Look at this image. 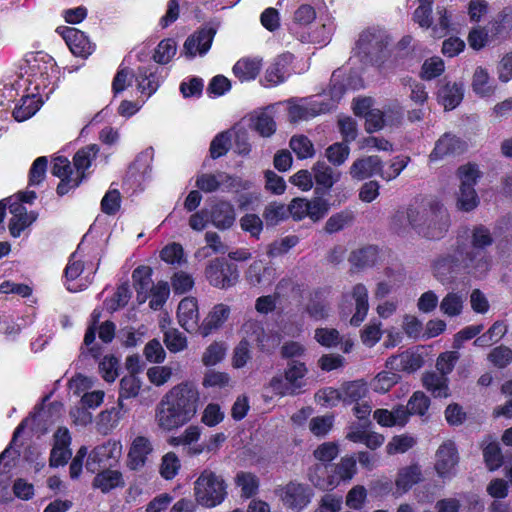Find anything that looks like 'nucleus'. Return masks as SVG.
I'll use <instances>...</instances> for the list:
<instances>
[{
  "mask_svg": "<svg viewBox=\"0 0 512 512\" xmlns=\"http://www.w3.org/2000/svg\"><path fill=\"white\" fill-rule=\"evenodd\" d=\"M329 110V105L324 102L313 101L305 105H292L289 107L291 121L307 120Z\"/></svg>",
  "mask_w": 512,
  "mask_h": 512,
  "instance_id": "nucleus-30",
  "label": "nucleus"
},
{
  "mask_svg": "<svg viewBox=\"0 0 512 512\" xmlns=\"http://www.w3.org/2000/svg\"><path fill=\"white\" fill-rule=\"evenodd\" d=\"M400 379L399 374L390 371L378 373L372 381V388L379 393L389 391Z\"/></svg>",
  "mask_w": 512,
  "mask_h": 512,
  "instance_id": "nucleus-51",
  "label": "nucleus"
},
{
  "mask_svg": "<svg viewBox=\"0 0 512 512\" xmlns=\"http://www.w3.org/2000/svg\"><path fill=\"white\" fill-rule=\"evenodd\" d=\"M164 343L170 352L177 353L187 347V338L179 330L170 328L164 333Z\"/></svg>",
  "mask_w": 512,
  "mask_h": 512,
  "instance_id": "nucleus-50",
  "label": "nucleus"
},
{
  "mask_svg": "<svg viewBox=\"0 0 512 512\" xmlns=\"http://www.w3.org/2000/svg\"><path fill=\"white\" fill-rule=\"evenodd\" d=\"M459 238L465 243V255L469 258L474 255L483 257L488 272L492 261L485 249L491 246L494 241L490 230L483 225L474 226L472 229L465 228L463 234L458 235L457 240Z\"/></svg>",
  "mask_w": 512,
  "mask_h": 512,
  "instance_id": "nucleus-7",
  "label": "nucleus"
},
{
  "mask_svg": "<svg viewBox=\"0 0 512 512\" xmlns=\"http://www.w3.org/2000/svg\"><path fill=\"white\" fill-rule=\"evenodd\" d=\"M419 205H409L398 209L391 218V229L400 236H405L410 229L416 231Z\"/></svg>",
  "mask_w": 512,
  "mask_h": 512,
  "instance_id": "nucleus-15",
  "label": "nucleus"
},
{
  "mask_svg": "<svg viewBox=\"0 0 512 512\" xmlns=\"http://www.w3.org/2000/svg\"><path fill=\"white\" fill-rule=\"evenodd\" d=\"M288 217V206L272 202L265 207L263 212V218L267 225H277L279 222L285 220Z\"/></svg>",
  "mask_w": 512,
  "mask_h": 512,
  "instance_id": "nucleus-47",
  "label": "nucleus"
},
{
  "mask_svg": "<svg viewBox=\"0 0 512 512\" xmlns=\"http://www.w3.org/2000/svg\"><path fill=\"white\" fill-rule=\"evenodd\" d=\"M294 59L291 53L278 56L267 68L264 79L269 86L283 83L290 75V65Z\"/></svg>",
  "mask_w": 512,
  "mask_h": 512,
  "instance_id": "nucleus-19",
  "label": "nucleus"
},
{
  "mask_svg": "<svg viewBox=\"0 0 512 512\" xmlns=\"http://www.w3.org/2000/svg\"><path fill=\"white\" fill-rule=\"evenodd\" d=\"M10 212L13 214L9 222V231L15 238L19 237L25 228L30 226L35 220L36 215L28 213L26 208L19 202L11 198L6 199Z\"/></svg>",
  "mask_w": 512,
  "mask_h": 512,
  "instance_id": "nucleus-17",
  "label": "nucleus"
},
{
  "mask_svg": "<svg viewBox=\"0 0 512 512\" xmlns=\"http://www.w3.org/2000/svg\"><path fill=\"white\" fill-rule=\"evenodd\" d=\"M379 258L378 248L369 245L351 253L349 257L350 263L359 269H364L374 266Z\"/></svg>",
  "mask_w": 512,
  "mask_h": 512,
  "instance_id": "nucleus-32",
  "label": "nucleus"
},
{
  "mask_svg": "<svg viewBox=\"0 0 512 512\" xmlns=\"http://www.w3.org/2000/svg\"><path fill=\"white\" fill-rule=\"evenodd\" d=\"M231 146V134L223 131L217 134L210 144V155L213 159L224 156Z\"/></svg>",
  "mask_w": 512,
  "mask_h": 512,
  "instance_id": "nucleus-53",
  "label": "nucleus"
},
{
  "mask_svg": "<svg viewBox=\"0 0 512 512\" xmlns=\"http://www.w3.org/2000/svg\"><path fill=\"white\" fill-rule=\"evenodd\" d=\"M99 147L96 144L88 145L80 149L73 158V163L78 172H84L88 169L92 161L96 158Z\"/></svg>",
  "mask_w": 512,
  "mask_h": 512,
  "instance_id": "nucleus-44",
  "label": "nucleus"
},
{
  "mask_svg": "<svg viewBox=\"0 0 512 512\" xmlns=\"http://www.w3.org/2000/svg\"><path fill=\"white\" fill-rule=\"evenodd\" d=\"M227 496V484L221 475L204 469L194 482L195 501L206 508L220 505Z\"/></svg>",
  "mask_w": 512,
  "mask_h": 512,
  "instance_id": "nucleus-5",
  "label": "nucleus"
},
{
  "mask_svg": "<svg viewBox=\"0 0 512 512\" xmlns=\"http://www.w3.org/2000/svg\"><path fill=\"white\" fill-rule=\"evenodd\" d=\"M391 365H395L397 369L407 372H413L419 369L422 365V360L419 356L411 353H403L397 357L391 358Z\"/></svg>",
  "mask_w": 512,
  "mask_h": 512,
  "instance_id": "nucleus-56",
  "label": "nucleus"
},
{
  "mask_svg": "<svg viewBox=\"0 0 512 512\" xmlns=\"http://www.w3.org/2000/svg\"><path fill=\"white\" fill-rule=\"evenodd\" d=\"M149 294L151 295L149 306L153 310L161 309L169 296L168 283L164 281L158 282Z\"/></svg>",
  "mask_w": 512,
  "mask_h": 512,
  "instance_id": "nucleus-61",
  "label": "nucleus"
},
{
  "mask_svg": "<svg viewBox=\"0 0 512 512\" xmlns=\"http://www.w3.org/2000/svg\"><path fill=\"white\" fill-rule=\"evenodd\" d=\"M315 340L324 347H335L340 342V334L334 328H317L314 335Z\"/></svg>",
  "mask_w": 512,
  "mask_h": 512,
  "instance_id": "nucleus-62",
  "label": "nucleus"
},
{
  "mask_svg": "<svg viewBox=\"0 0 512 512\" xmlns=\"http://www.w3.org/2000/svg\"><path fill=\"white\" fill-rule=\"evenodd\" d=\"M463 97V84L457 82H447L437 92V100L445 110L455 109L461 103Z\"/></svg>",
  "mask_w": 512,
  "mask_h": 512,
  "instance_id": "nucleus-25",
  "label": "nucleus"
},
{
  "mask_svg": "<svg viewBox=\"0 0 512 512\" xmlns=\"http://www.w3.org/2000/svg\"><path fill=\"white\" fill-rule=\"evenodd\" d=\"M383 163L376 155L357 159L350 167V175L353 179L363 180L373 175L382 173Z\"/></svg>",
  "mask_w": 512,
  "mask_h": 512,
  "instance_id": "nucleus-21",
  "label": "nucleus"
},
{
  "mask_svg": "<svg viewBox=\"0 0 512 512\" xmlns=\"http://www.w3.org/2000/svg\"><path fill=\"white\" fill-rule=\"evenodd\" d=\"M429 406L430 399L422 391L414 392L407 403L410 415L424 416Z\"/></svg>",
  "mask_w": 512,
  "mask_h": 512,
  "instance_id": "nucleus-58",
  "label": "nucleus"
},
{
  "mask_svg": "<svg viewBox=\"0 0 512 512\" xmlns=\"http://www.w3.org/2000/svg\"><path fill=\"white\" fill-rule=\"evenodd\" d=\"M278 495L287 508L300 511L311 502L313 491L307 485L289 482L278 490Z\"/></svg>",
  "mask_w": 512,
  "mask_h": 512,
  "instance_id": "nucleus-11",
  "label": "nucleus"
},
{
  "mask_svg": "<svg viewBox=\"0 0 512 512\" xmlns=\"http://www.w3.org/2000/svg\"><path fill=\"white\" fill-rule=\"evenodd\" d=\"M463 150V142L456 136L446 133L436 142L435 147L430 154V159H442L448 155L459 154Z\"/></svg>",
  "mask_w": 512,
  "mask_h": 512,
  "instance_id": "nucleus-28",
  "label": "nucleus"
},
{
  "mask_svg": "<svg viewBox=\"0 0 512 512\" xmlns=\"http://www.w3.org/2000/svg\"><path fill=\"white\" fill-rule=\"evenodd\" d=\"M289 146L299 159L311 158L315 154L312 142L304 135L293 136Z\"/></svg>",
  "mask_w": 512,
  "mask_h": 512,
  "instance_id": "nucleus-46",
  "label": "nucleus"
},
{
  "mask_svg": "<svg viewBox=\"0 0 512 512\" xmlns=\"http://www.w3.org/2000/svg\"><path fill=\"white\" fill-rule=\"evenodd\" d=\"M512 31V8H505L491 24V38L495 40L505 39Z\"/></svg>",
  "mask_w": 512,
  "mask_h": 512,
  "instance_id": "nucleus-37",
  "label": "nucleus"
},
{
  "mask_svg": "<svg viewBox=\"0 0 512 512\" xmlns=\"http://www.w3.org/2000/svg\"><path fill=\"white\" fill-rule=\"evenodd\" d=\"M60 33L75 56L87 57L93 52L94 46L84 32L76 28L64 27Z\"/></svg>",
  "mask_w": 512,
  "mask_h": 512,
  "instance_id": "nucleus-18",
  "label": "nucleus"
},
{
  "mask_svg": "<svg viewBox=\"0 0 512 512\" xmlns=\"http://www.w3.org/2000/svg\"><path fill=\"white\" fill-rule=\"evenodd\" d=\"M349 154L350 148L344 143H334L325 151L326 158L335 166L342 165L348 159Z\"/></svg>",
  "mask_w": 512,
  "mask_h": 512,
  "instance_id": "nucleus-57",
  "label": "nucleus"
},
{
  "mask_svg": "<svg viewBox=\"0 0 512 512\" xmlns=\"http://www.w3.org/2000/svg\"><path fill=\"white\" fill-rule=\"evenodd\" d=\"M176 50V42L173 39H164L155 49L153 59L159 64H167L176 54Z\"/></svg>",
  "mask_w": 512,
  "mask_h": 512,
  "instance_id": "nucleus-52",
  "label": "nucleus"
},
{
  "mask_svg": "<svg viewBox=\"0 0 512 512\" xmlns=\"http://www.w3.org/2000/svg\"><path fill=\"white\" fill-rule=\"evenodd\" d=\"M488 360L497 368H505L512 361V350L504 345L495 347L488 354Z\"/></svg>",
  "mask_w": 512,
  "mask_h": 512,
  "instance_id": "nucleus-60",
  "label": "nucleus"
},
{
  "mask_svg": "<svg viewBox=\"0 0 512 512\" xmlns=\"http://www.w3.org/2000/svg\"><path fill=\"white\" fill-rule=\"evenodd\" d=\"M230 308L225 304H217L205 318L202 330L203 335H209L212 330L219 328L228 319Z\"/></svg>",
  "mask_w": 512,
  "mask_h": 512,
  "instance_id": "nucleus-36",
  "label": "nucleus"
},
{
  "mask_svg": "<svg viewBox=\"0 0 512 512\" xmlns=\"http://www.w3.org/2000/svg\"><path fill=\"white\" fill-rule=\"evenodd\" d=\"M132 279L137 292V300L139 303H144L149 292L155 286L152 280V269L148 266H139L133 271Z\"/></svg>",
  "mask_w": 512,
  "mask_h": 512,
  "instance_id": "nucleus-27",
  "label": "nucleus"
},
{
  "mask_svg": "<svg viewBox=\"0 0 512 512\" xmlns=\"http://www.w3.org/2000/svg\"><path fill=\"white\" fill-rule=\"evenodd\" d=\"M345 301H355V313L350 319L352 326H359L367 316L369 310L368 290L362 283L353 286L351 292L343 294Z\"/></svg>",
  "mask_w": 512,
  "mask_h": 512,
  "instance_id": "nucleus-16",
  "label": "nucleus"
},
{
  "mask_svg": "<svg viewBox=\"0 0 512 512\" xmlns=\"http://www.w3.org/2000/svg\"><path fill=\"white\" fill-rule=\"evenodd\" d=\"M20 104L13 110V117L16 121L22 122L32 117L40 108L41 102L35 95L23 96Z\"/></svg>",
  "mask_w": 512,
  "mask_h": 512,
  "instance_id": "nucleus-40",
  "label": "nucleus"
},
{
  "mask_svg": "<svg viewBox=\"0 0 512 512\" xmlns=\"http://www.w3.org/2000/svg\"><path fill=\"white\" fill-rule=\"evenodd\" d=\"M196 186L205 193L217 191L221 186L233 188L236 186V178L226 172L203 173L196 179Z\"/></svg>",
  "mask_w": 512,
  "mask_h": 512,
  "instance_id": "nucleus-20",
  "label": "nucleus"
},
{
  "mask_svg": "<svg viewBox=\"0 0 512 512\" xmlns=\"http://www.w3.org/2000/svg\"><path fill=\"white\" fill-rule=\"evenodd\" d=\"M216 30L212 27L201 28L190 35L184 42L185 56L189 59L204 56L210 50Z\"/></svg>",
  "mask_w": 512,
  "mask_h": 512,
  "instance_id": "nucleus-13",
  "label": "nucleus"
},
{
  "mask_svg": "<svg viewBox=\"0 0 512 512\" xmlns=\"http://www.w3.org/2000/svg\"><path fill=\"white\" fill-rule=\"evenodd\" d=\"M253 128L262 136L270 137L276 131V123L273 116L264 110L257 114L253 119Z\"/></svg>",
  "mask_w": 512,
  "mask_h": 512,
  "instance_id": "nucleus-45",
  "label": "nucleus"
},
{
  "mask_svg": "<svg viewBox=\"0 0 512 512\" xmlns=\"http://www.w3.org/2000/svg\"><path fill=\"white\" fill-rule=\"evenodd\" d=\"M479 204V199L474 187H460L458 196V208L469 212L475 209Z\"/></svg>",
  "mask_w": 512,
  "mask_h": 512,
  "instance_id": "nucleus-59",
  "label": "nucleus"
},
{
  "mask_svg": "<svg viewBox=\"0 0 512 512\" xmlns=\"http://www.w3.org/2000/svg\"><path fill=\"white\" fill-rule=\"evenodd\" d=\"M181 468V462L174 452L166 453L160 463L159 473L165 480H172L176 477Z\"/></svg>",
  "mask_w": 512,
  "mask_h": 512,
  "instance_id": "nucleus-43",
  "label": "nucleus"
},
{
  "mask_svg": "<svg viewBox=\"0 0 512 512\" xmlns=\"http://www.w3.org/2000/svg\"><path fill=\"white\" fill-rule=\"evenodd\" d=\"M242 340L250 343H255L258 349L264 353H272L279 345L280 339L276 334L266 332L263 324L255 319L246 320L242 327Z\"/></svg>",
  "mask_w": 512,
  "mask_h": 512,
  "instance_id": "nucleus-8",
  "label": "nucleus"
},
{
  "mask_svg": "<svg viewBox=\"0 0 512 512\" xmlns=\"http://www.w3.org/2000/svg\"><path fill=\"white\" fill-rule=\"evenodd\" d=\"M459 358L460 354L458 351H447L441 353L438 356L436 362V368L438 372L447 377V375L453 371L455 364L459 360Z\"/></svg>",
  "mask_w": 512,
  "mask_h": 512,
  "instance_id": "nucleus-64",
  "label": "nucleus"
},
{
  "mask_svg": "<svg viewBox=\"0 0 512 512\" xmlns=\"http://www.w3.org/2000/svg\"><path fill=\"white\" fill-rule=\"evenodd\" d=\"M341 388L342 401L345 404L357 403L363 400L369 392L366 383L362 380L345 383Z\"/></svg>",
  "mask_w": 512,
  "mask_h": 512,
  "instance_id": "nucleus-38",
  "label": "nucleus"
},
{
  "mask_svg": "<svg viewBox=\"0 0 512 512\" xmlns=\"http://www.w3.org/2000/svg\"><path fill=\"white\" fill-rule=\"evenodd\" d=\"M261 65L259 61L241 59L233 67L234 75L241 81L254 80L259 74Z\"/></svg>",
  "mask_w": 512,
  "mask_h": 512,
  "instance_id": "nucleus-41",
  "label": "nucleus"
},
{
  "mask_svg": "<svg viewBox=\"0 0 512 512\" xmlns=\"http://www.w3.org/2000/svg\"><path fill=\"white\" fill-rule=\"evenodd\" d=\"M71 436L67 428L60 427L54 434V445L50 453L49 465L56 468L67 464L72 456L69 448Z\"/></svg>",
  "mask_w": 512,
  "mask_h": 512,
  "instance_id": "nucleus-14",
  "label": "nucleus"
},
{
  "mask_svg": "<svg viewBox=\"0 0 512 512\" xmlns=\"http://www.w3.org/2000/svg\"><path fill=\"white\" fill-rule=\"evenodd\" d=\"M472 89L480 97H490L495 92V85L486 68L478 66L473 74Z\"/></svg>",
  "mask_w": 512,
  "mask_h": 512,
  "instance_id": "nucleus-33",
  "label": "nucleus"
},
{
  "mask_svg": "<svg viewBox=\"0 0 512 512\" xmlns=\"http://www.w3.org/2000/svg\"><path fill=\"white\" fill-rule=\"evenodd\" d=\"M483 456L487 467L491 471L497 470L503 464L501 448L496 442L489 443L483 449Z\"/></svg>",
  "mask_w": 512,
  "mask_h": 512,
  "instance_id": "nucleus-55",
  "label": "nucleus"
},
{
  "mask_svg": "<svg viewBox=\"0 0 512 512\" xmlns=\"http://www.w3.org/2000/svg\"><path fill=\"white\" fill-rule=\"evenodd\" d=\"M152 451L150 441L142 436H138L134 439L131 448L128 453V466L132 470H139L142 468L147 460L148 454Z\"/></svg>",
  "mask_w": 512,
  "mask_h": 512,
  "instance_id": "nucleus-26",
  "label": "nucleus"
},
{
  "mask_svg": "<svg viewBox=\"0 0 512 512\" xmlns=\"http://www.w3.org/2000/svg\"><path fill=\"white\" fill-rule=\"evenodd\" d=\"M179 324L187 331L193 332L198 328V306L195 298H184L180 301L177 309Z\"/></svg>",
  "mask_w": 512,
  "mask_h": 512,
  "instance_id": "nucleus-22",
  "label": "nucleus"
},
{
  "mask_svg": "<svg viewBox=\"0 0 512 512\" xmlns=\"http://www.w3.org/2000/svg\"><path fill=\"white\" fill-rule=\"evenodd\" d=\"M136 81L140 92L146 94L147 97L154 94L160 86V78L157 72L147 67L138 68Z\"/></svg>",
  "mask_w": 512,
  "mask_h": 512,
  "instance_id": "nucleus-34",
  "label": "nucleus"
},
{
  "mask_svg": "<svg viewBox=\"0 0 512 512\" xmlns=\"http://www.w3.org/2000/svg\"><path fill=\"white\" fill-rule=\"evenodd\" d=\"M210 219L217 229L227 230L236 220L235 208L229 201H219L212 206Z\"/></svg>",
  "mask_w": 512,
  "mask_h": 512,
  "instance_id": "nucleus-23",
  "label": "nucleus"
},
{
  "mask_svg": "<svg viewBox=\"0 0 512 512\" xmlns=\"http://www.w3.org/2000/svg\"><path fill=\"white\" fill-rule=\"evenodd\" d=\"M421 477L422 471L418 464L406 466L398 472L395 482L396 488L401 493H406L421 480Z\"/></svg>",
  "mask_w": 512,
  "mask_h": 512,
  "instance_id": "nucleus-31",
  "label": "nucleus"
},
{
  "mask_svg": "<svg viewBox=\"0 0 512 512\" xmlns=\"http://www.w3.org/2000/svg\"><path fill=\"white\" fill-rule=\"evenodd\" d=\"M140 388L141 381L135 374L124 376L121 379L118 397V406L120 409L128 411L129 408L125 405L124 401L126 399L135 398L139 394Z\"/></svg>",
  "mask_w": 512,
  "mask_h": 512,
  "instance_id": "nucleus-35",
  "label": "nucleus"
},
{
  "mask_svg": "<svg viewBox=\"0 0 512 512\" xmlns=\"http://www.w3.org/2000/svg\"><path fill=\"white\" fill-rule=\"evenodd\" d=\"M422 383L435 398L449 396L448 378L439 372H426L422 377Z\"/></svg>",
  "mask_w": 512,
  "mask_h": 512,
  "instance_id": "nucleus-29",
  "label": "nucleus"
},
{
  "mask_svg": "<svg viewBox=\"0 0 512 512\" xmlns=\"http://www.w3.org/2000/svg\"><path fill=\"white\" fill-rule=\"evenodd\" d=\"M464 302V294L459 292H449L440 302V311L448 317H457L463 311Z\"/></svg>",
  "mask_w": 512,
  "mask_h": 512,
  "instance_id": "nucleus-39",
  "label": "nucleus"
},
{
  "mask_svg": "<svg viewBox=\"0 0 512 512\" xmlns=\"http://www.w3.org/2000/svg\"><path fill=\"white\" fill-rule=\"evenodd\" d=\"M121 446L115 441H108L95 447L88 455L86 469L92 473L100 468H110L118 460Z\"/></svg>",
  "mask_w": 512,
  "mask_h": 512,
  "instance_id": "nucleus-10",
  "label": "nucleus"
},
{
  "mask_svg": "<svg viewBox=\"0 0 512 512\" xmlns=\"http://www.w3.org/2000/svg\"><path fill=\"white\" fill-rule=\"evenodd\" d=\"M445 69L444 62L439 57H432L425 60L422 65L421 77L425 80H431L440 76Z\"/></svg>",
  "mask_w": 512,
  "mask_h": 512,
  "instance_id": "nucleus-63",
  "label": "nucleus"
},
{
  "mask_svg": "<svg viewBox=\"0 0 512 512\" xmlns=\"http://www.w3.org/2000/svg\"><path fill=\"white\" fill-rule=\"evenodd\" d=\"M205 273L209 283L221 289L235 285L239 278L237 266L219 258L209 263Z\"/></svg>",
  "mask_w": 512,
  "mask_h": 512,
  "instance_id": "nucleus-9",
  "label": "nucleus"
},
{
  "mask_svg": "<svg viewBox=\"0 0 512 512\" xmlns=\"http://www.w3.org/2000/svg\"><path fill=\"white\" fill-rule=\"evenodd\" d=\"M312 170L317 184L315 189L317 194L327 193L340 178V172L331 168L324 161L316 162Z\"/></svg>",
  "mask_w": 512,
  "mask_h": 512,
  "instance_id": "nucleus-24",
  "label": "nucleus"
},
{
  "mask_svg": "<svg viewBox=\"0 0 512 512\" xmlns=\"http://www.w3.org/2000/svg\"><path fill=\"white\" fill-rule=\"evenodd\" d=\"M391 39L380 28H368L362 31L355 43L354 54L365 65L380 66L390 55Z\"/></svg>",
  "mask_w": 512,
  "mask_h": 512,
  "instance_id": "nucleus-3",
  "label": "nucleus"
},
{
  "mask_svg": "<svg viewBox=\"0 0 512 512\" xmlns=\"http://www.w3.org/2000/svg\"><path fill=\"white\" fill-rule=\"evenodd\" d=\"M235 482L241 488L242 496L250 498L256 494L258 490V479L249 472H239L236 475Z\"/></svg>",
  "mask_w": 512,
  "mask_h": 512,
  "instance_id": "nucleus-48",
  "label": "nucleus"
},
{
  "mask_svg": "<svg viewBox=\"0 0 512 512\" xmlns=\"http://www.w3.org/2000/svg\"><path fill=\"white\" fill-rule=\"evenodd\" d=\"M459 456L455 444L451 441L439 446L435 454L434 468L442 479H451L456 475Z\"/></svg>",
  "mask_w": 512,
  "mask_h": 512,
  "instance_id": "nucleus-12",
  "label": "nucleus"
},
{
  "mask_svg": "<svg viewBox=\"0 0 512 512\" xmlns=\"http://www.w3.org/2000/svg\"><path fill=\"white\" fill-rule=\"evenodd\" d=\"M308 369L304 362L290 360L287 362L283 374L274 375L269 387L274 394L279 396H293L301 392L305 386V377Z\"/></svg>",
  "mask_w": 512,
  "mask_h": 512,
  "instance_id": "nucleus-6",
  "label": "nucleus"
},
{
  "mask_svg": "<svg viewBox=\"0 0 512 512\" xmlns=\"http://www.w3.org/2000/svg\"><path fill=\"white\" fill-rule=\"evenodd\" d=\"M200 395L191 382L170 389L155 408V422L163 431H173L187 424L197 413Z\"/></svg>",
  "mask_w": 512,
  "mask_h": 512,
  "instance_id": "nucleus-1",
  "label": "nucleus"
},
{
  "mask_svg": "<svg viewBox=\"0 0 512 512\" xmlns=\"http://www.w3.org/2000/svg\"><path fill=\"white\" fill-rule=\"evenodd\" d=\"M416 231L419 236L431 239H442L448 232L451 219L448 210L438 202L418 206Z\"/></svg>",
  "mask_w": 512,
  "mask_h": 512,
  "instance_id": "nucleus-4",
  "label": "nucleus"
},
{
  "mask_svg": "<svg viewBox=\"0 0 512 512\" xmlns=\"http://www.w3.org/2000/svg\"><path fill=\"white\" fill-rule=\"evenodd\" d=\"M121 481L122 475L120 472L107 468L103 472L97 474L93 480V486L100 489L103 493H107L122 484Z\"/></svg>",
  "mask_w": 512,
  "mask_h": 512,
  "instance_id": "nucleus-42",
  "label": "nucleus"
},
{
  "mask_svg": "<svg viewBox=\"0 0 512 512\" xmlns=\"http://www.w3.org/2000/svg\"><path fill=\"white\" fill-rule=\"evenodd\" d=\"M326 474V467L322 465H315L308 474V478L311 483L322 490L329 489L330 487H334L338 484V481H335L334 478H324Z\"/></svg>",
  "mask_w": 512,
  "mask_h": 512,
  "instance_id": "nucleus-54",
  "label": "nucleus"
},
{
  "mask_svg": "<svg viewBox=\"0 0 512 512\" xmlns=\"http://www.w3.org/2000/svg\"><path fill=\"white\" fill-rule=\"evenodd\" d=\"M469 258L465 255V243L459 238L452 254L439 257L433 264L434 276L442 284L452 282L459 273L466 272L474 277H483L487 274L486 262L477 255Z\"/></svg>",
  "mask_w": 512,
  "mask_h": 512,
  "instance_id": "nucleus-2",
  "label": "nucleus"
},
{
  "mask_svg": "<svg viewBox=\"0 0 512 512\" xmlns=\"http://www.w3.org/2000/svg\"><path fill=\"white\" fill-rule=\"evenodd\" d=\"M432 4L433 0H420V5L413 13L414 22L421 28L428 29L432 27Z\"/></svg>",
  "mask_w": 512,
  "mask_h": 512,
  "instance_id": "nucleus-49",
  "label": "nucleus"
}]
</instances>
